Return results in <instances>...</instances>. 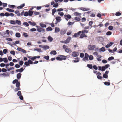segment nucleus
I'll list each match as a JSON object with an SVG mask.
<instances>
[{"mask_svg":"<svg viewBox=\"0 0 122 122\" xmlns=\"http://www.w3.org/2000/svg\"><path fill=\"white\" fill-rule=\"evenodd\" d=\"M71 37L68 36L66 39L64 41H60L61 43H64L67 44L69 43L70 41L71 40Z\"/></svg>","mask_w":122,"mask_h":122,"instance_id":"f257e3e1","label":"nucleus"},{"mask_svg":"<svg viewBox=\"0 0 122 122\" xmlns=\"http://www.w3.org/2000/svg\"><path fill=\"white\" fill-rule=\"evenodd\" d=\"M63 48L65 50V51L67 53L69 52L70 51H71V50L70 48L65 45H63Z\"/></svg>","mask_w":122,"mask_h":122,"instance_id":"f03ea898","label":"nucleus"},{"mask_svg":"<svg viewBox=\"0 0 122 122\" xmlns=\"http://www.w3.org/2000/svg\"><path fill=\"white\" fill-rule=\"evenodd\" d=\"M64 16L65 18L67 21L68 20V19H70L71 18V16L69 14H65L64 15Z\"/></svg>","mask_w":122,"mask_h":122,"instance_id":"7ed1b4c3","label":"nucleus"},{"mask_svg":"<svg viewBox=\"0 0 122 122\" xmlns=\"http://www.w3.org/2000/svg\"><path fill=\"white\" fill-rule=\"evenodd\" d=\"M89 57V55L86 53H85V56L83 59V60L84 61H88V57Z\"/></svg>","mask_w":122,"mask_h":122,"instance_id":"20e7f679","label":"nucleus"},{"mask_svg":"<svg viewBox=\"0 0 122 122\" xmlns=\"http://www.w3.org/2000/svg\"><path fill=\"white\" fill-rule=\"evenodd\" d=\"M88 48L90 50H93L94 48H95V45L92 46L91 45H89L88 47Z\"/></svg>","mask_w":122,"mask_h":122,"instance_id":"39448f33","label":"nucleus"},{"mask_svg":"<svg viewBox=\"0 0 122 122\" xmlns=\"http://www.w3.org/2000/svg\"><path fill=\"white\" fill-rule=\"evenodd\" d=\"M66 30L62 29H61L60 31V34L61 35H64L66 33Z\"/></svg>","mask_w":122,"mask_h":122,"instance_id":"423d86ee","label":"nucleus"},{"mask_svg":"<svg viewBox=\"0 0 122 122\" xmlns=\"http://www.w3.org/2000/svg\"><path fill=\"white\" fill-rule=\"evenodd\" d=\"M17 49L19 51L22 52L24 53L25 54L26 53V50L20 48L18 47L17 48Z\"/></svg>","mask_w":122,"mask_h":122,"instance_id":"0eeeda50","label":"nucleus"},{"mask_svg":"<svg viewBox=\"0 0 122 122\" xmlns=\"http://www.w3.org/2000/svg\"><path fill=\"white\" fill-rule=\"evenodd\" d=\"M79 55V54L77 52L74 51L72 52V55L73 57H76Z\"/></svg>","mask_w":122,"mask_h":122,"instance_id":"6e6552de","label":"nucleus"},{"mask_svg":"<svg viewBox=\"0 0 122 122\" xmlns=\"http://www.w3.org/2000/svg\"><path fill=\"white\" fill-rule=\"evenodd\" d=\"M59 56H60L61 57V59H62V60H66V58L67 57L64 56V55H59Z\"/></svg>","mask_w":122,"mask_h":122,"instance_id":"1a4fd4ad","label":"nucleus"},{"mask_svg":"<svg viewBox=\"0 0 122 122\" xmlns=\"http://www.w3.org/2000/svg\"><path fill=\"white\" fill-rule=\"evenodd\" d=\"M81 33V31L78 32L77 33H75L74 35L73 36L75 37H76L79 36L80 34Z\"/></svg>","mask_w":122,"mask_h":122,"instance_id":"9d476101","label":"nucleus"},{"mask_svg":"<svg viewBox=\"0 0 122 122\" xmlns=\"http://www.w3.org/2000/svg\"><path fill=\"white\" fill-rule=\"evenodd\" d=\"M37 30L39 32H41L42 31L43 32H45V29L40 27L38 28L37 29Z\"/></svg>","mask_w":122,"mask_h":122,"instance_id":"9b49d317","label":"nucleus"},{"mask_svg":"<svg viewBox=\"0 0 122 122\" xmlns=\"http://www.w3.org/2000/svg\"><path fill=\"white\" fill-rule=\"evenodd\" d=\"M80 9L82 10L83 11H86L87 10H89V9L88 8H85L83 7H81L80 8Z\"/></svg>","mask_w":122,"mask_h":122,"instance_id":"f8f14e48","label":"nucleus"},{"mask_svg":"<svg viewBox=\"0 0 122 122\" xmlns=\"http://www.w3.org/2000/svg\"><path fill=\"white\" fill-rule=\"evenodd\" d=\"M113 44V42L109 43L105 47L107 48H108L111 46Z\"/></svg>","mask_w":122,"mask_h":122,"instance_id":"ddd939ff","label":"nucleus"},{"mask_svg":"<svg viewBox=\"0 0 122 122\" xmlns=\"http://www.w3.org/2000/svg\"><path fill=\"white\" fill-rule=\"evenodd\" d=\"M61 18L60 16H57L56 18V20L58 22H60L61 20Z\"/></svg>","mask_w":122,"mask_h":122,"instance_id":"4468645a","label":"nucleus"},{"mask_svg":"<svg viewBox=\"0 0 122 122\" xmlns=\"http://www.w3.org/2000/svg\"><path fill=\"white\" fill-rule=\"evenodd\" d=\"M1 75L6 76H9L10 75V73L9 72H6L3 73V74H1Z\"/></svg>","mask_w":122,"mask_h":122,"instance_id":"2eb2a0df","label":"nucleus"},{"mask_svg":"<svg viewBox=\"0 0 122 122\" xmlns=\"http://www.w3.org/2000/svg\"><path fill=\"white\" fill-rule=\"evenodd\" d=\"M73 14L75 16H80L81 15V14L80 13H79L77 12H75L73 13Z\"/></svg>","mask_w":122,"mask_h":122,"instance_id":"dca6fc26","label":"nucleus"},{"mask_svg":"<svg viewBox=\"0 0 122 122\" xmlns=\"http://www.w3.org/2000/svg\"><path fill=\"white\" fill-rule=\"evenodd\" d=\"M25 5V4L24 3L20 5V6H18L17 8L18 9H22L23 7H24Z\"/></svg>","mask_w":122,"mask_h":122,"instance_id":"f3484780","label":"nucleus"},{"mask_svg":"<svg viewBox=\"0 0 122 122\" xmlns=\"http://www.w3.org/2000/svg\"><path fill=\"white\" fill-rule=\"evenodd\" d=\"M47 39L50 42H51L53 40V38L50 36L48 37Z\"/></svg>","mask_w":122,"mask_h":122,"instance_id":"a211bd4d","label":"nucleus"},{"mask_svg":"<svg viewBox=\"0 0 122 122\" xmlns=\"http://www.w3.org/2000/svg\"><path fill=\"white\" fill-rule=\"evenodd\" d=\"M56 11V9L55 8L52 9V15H54Z\"/></svg>","mask_w":122,"mask_h":122,"instance_id":"6ab92c4d","label":"nucleus"},{"mask_svg":"<svg viewBox=\"0 0 122 122\" xmlns=\"http://www.w3.org/2000/svg\"><path fill=\"white\" fill-rule=\"evenodd\" d=\"M28 12L29 15V16H31L33 13V11L32 10H29V11Z\"/></svg>","mask_w":122,"mask_h":122,"instance_id":"aec40b11","label":"nucleus"},{"mask_svg":"<svg viewBox=\"0 0 122 122\" xmlns=\"http://www.w3.org/2000/svg\"><path fill=\"white\" fill-rule=\"evenodd\" d=\"M82 34L80 35V38H82L84 37H87V36L85 35L84 34L82 33Z\"/></svg>","mask_w":122,"mask_h":122,"instance_id":"412c9836","label":"nucleus"},{"mask_svg":"<svg viewBox=\"0 0 122 122\" xmlns=\"http://www.w3.org/2000/svg\"><path fill=\"white\" fill-rule=\"evenodd\" d=\"M60 31V29L59 28L56 27L55 28V33H57L59 32Z\"/></svg>","mask_w":122,"mask_h":122,"instance_id":"4be33fe9","label":"nucleus"},{"mask_svg":"<svg viewBox=\"0 0 122 122\" xmlns=\"http://www.w3.org/2000/svg\"><path fill=\"white\" fill-rule=\"evenodd\" d=\"M21 73H18L16 76L17 78L18 79H20L21 78Z\"/></svg>","mask_w":122,"mask_h":122,"instance_id":"5701e85b","label":"nucleus"},{"mask_svg":"<svg viewBox=\"0 0 122 122\" xmlns=\"http://www.w3.org/2000/svg\"><path fill=\"white\" fill-rule=\"evenodd\" d=\"M28 22L30 25L33 26H35L36 25L35 22H32L30 21H29Z\"/></svg>","mask_w":122,"mask_h":122,"instance_id":"b1692460","label":"nucleus"},{"mask_svg":"<svg viewBox=\"0 0 122 122\" xmlns=\"http://www.w3.org/2000/svg\"><path fill=\"white\" fill-rule=\"evenodd\" d=\"M57 53L56 51H53L50 52V54L51 55L53 54L54 55H56Z\"/></svg>","mask_w":122,"mask_h":122,"instance_id":"393cba45","label":"nucleus"},{"mask_svg":"<svg viewBox=\"0 0 122 122\" xmlns=\"http://www.w3.org/2000/svg\"><path fill=\"white\" fill-rule=\"evenodd\" d=\"M52 28L51 27H48V28H46V30L47 31H51L52 30Z\"/></svg>","mask_w":122,"mask_h":122,"instance_id":"a878e982","label":"nucleus"},{"mask_svg":"<svg viewBox=\"0 0 122 122\" xmlns=\"http://www.w3.org/2000/svg\"><path fill=\"white\" fill-rule=\"evenodd\" d=\"M15 13L16 14H17L18 16H19L20 15V14L19 13V11L18 10H16L15 11Z\"/></svg>","mask_w":122,"mask_h":122,"instance_id":"bb28decb","label":"nucleus"},{"mask_svg":"<svg viewBox=\"0 0 122 122\" xmlns=\"http://www.w3.org/2000/svg\"><path fill=\"white\" fill-rule=\"evenodd\" d=\"M15 23L19 25H20L21 24V22L20 20H16L15 21Z\"/></svg>","mask_w":122,"mask_h":122,"instance_id":"cd10ccee","label":"nucleus"},{"mask_svg":"<svg viewBox=\"0 0 122 122\" xmlns=\"http://www.w3.org/2000/svg\"><path fill=\"white\" fill-rule=\"evenodd\" d=\"M6 10L10 12H14V10L8 8L6 9Z\"/></svg>","mask_w":122,"mask_h":122,"instance_id":"c85d7f7f","label":"nucleus"},{"mask_svg":"<svg viewBox=\"0 0 122 122\" xmlns=\"http://www.w3.org/2000/svg\"><path fill=\"white\" fill-rule=\"evenodd\" d=\"M40 25L43 28V27H46V25L44 24H43L42 23H40Z\"/></svg>","mask_w":122,"mask_h":122,"instance_id":"c756f323","label":"nucleus"},{"mask_svg":"<svg viewBox=\"0 0 122 122\" xmlns=\"http://www.w3.org/2000/svg\"><path fill=\"white\" fill-rule=\"evenodd\" d=\"M5 32H6V33H4V36H3L4 37H6V36H5V35L6 34H7L8 35H9V34L10 31H9V30H7Z\"/></svg>","mask_w":122,"mask_h":122,"instance_id":"7c9ffc66","label":"nucleus"},{"mask_svg":"<svg viewBox=\"0 0 122 122\" xmlns=\"http://www.w3.org/2000/svg\"><path fill=\"white\" fill-rule=\"evenodd\" d=\"M8 6L10 8L13 9L15 7V6L13 5H8Z\"/></svg>","mask_w":122,"mask_h":122,"instance_id":"2f4dec72","label":"nucleus"},{"mask_svg":"<svg viewBox=\"0 0 122 122\" xmlns=\"http://www.w3.org/2000/svg\"><path fill=\"white\" fill-rule=\"evenodd\" d=\"M49 48V47L48 46L46 45L44 46L43 48L45 50H46Z\"/></svg>","mask_w":122,"mask_h":122,"instance_id":"473e14b6","label":"nucleus"},{"mask_svg":"<svg viewBox=\"0 0 122 122\" xmlns=\"http://www.w3.org/2000/svg\"><path fill=\"white\" fill-rule=\"evenodd\" d=\"M87 66V67L90 69H92V68L93 66L92 64H88Z\"/></svg>","mask_w":122,"mask_h":122,"instance_id":"72a5a7b5","label":"nucleus"},{"mask_svg":"<svg viewBox=\"0 0 122 122\" xmlns=\"http://www.w3.org/2000/svg\"><path fill=\"white\" fill-rule=\"evenodd\" d=\"M104 84L106 86H109L110 85V82L106 81L104 82Z\"/></svg>","mask_w":122,"mask_h":122,"instance_id":"f704fd0d","label":"nucleus"},{"mask_svg":"<svg viewBox=\"0 0 122 122\" xmlns=\"http://www.w3.org/2000/svg\"><path fill=\"white\" fill-rule=\"evenodd\" d=\"M23 25H25L26 26L28 27L29 26L27 22H24L23 23Z\"/></svg>","mask_w":122,"mask_h":122,"instance_id":"c9c22d12","label":"nucleus"},{"mask_svg":"<svg viewBox=\"0 0 122 122\" xmlns=\"http://www.w3.org/2000/svg\"><path fill=\"white\" fill-rule=\"evenodd\" d=\"M20 86V82L18 81L16 83V86L17 87H19Z\"/></svg>","mask_w":122,"mask_h":122,"instance_id":"e433bc0d","label":"nucleus"},{"mask_svg":"<svg viewBox=\"0 0 122 122\" xmlns=\"http://www.w3.org/2000/svg\"><path fill=\"white\" fill-rule=\"evenodd\" d=\"M16 36L17 37H20V34L19 33H17L15 34Z\"/></svg>","mask_w":122,"mask_h":122,"instance_id":"4c0bfd02","label":"nucleus"},{"mask_svg":"<svg viewBox=\"0 0 122 122\" xmlns=\"http://www.w3.org/2000/svg\"><path fill=\"white\" fill-rule=\"evenodd\" d=\"M115 15L116 16H119L121 15V13L119 12H116Z\"/></svg>","mask_w":122,"mask_h":122,"instance_id":"58836bf2","label":"nucleus"},{"mask_svg":"<svg viewBox=\"0 0 122 122\" xmlns=\"http://www.w3.org/2000/svg\"><path fill=\"white\" fill-rule=\"evenodd\" d=\"M89 59L90 60H91L93 59V57L92 55H90L89 57Z\"/></svg>","mask_w":122,"mask_h":122,"instance_id":"ea45409f","label":"nucleus"},{"mask_svg":"<svg viewBox=\"0 0 122 122\" xmlns=\"http://www.w3.org/2000/svg\"><path fill=\"white\" fill-rule=\"evenodd\" d=\"M43 58L44 59H46L47 60H48L49 59V57L48 56H46L43 57Z\"/></svg>","mask_w":122,"mask_h":122,"instance_id":"a19ab883","label":"nucleus"},{"mask_svg":"<svg viewBox=\"0 0 122 122\" xmlns=\"http://www.w3.org/2000/svg\"><path fill=\"white\" fill-rule=\"evenodd\" d=\"M18 81L17 79H15L13 80L12 82V83L13 84H15V83H16L18 82Z\"/></svg>","mask_w":122,"mask_h":122,"instance_id":"79ce46f5","label":"nucleus"},{"mask_svg":"<svg viewBox=\"0 0 122 122\" xmlns=\"http://www.w3.org/2000/svg\"><path fill=\"white\" fill-rule=\"evenodd\" d=\"M76 60H74V61L75 62H78L79 61V58L77 57L75 58Z\"/></svg>","mask_w":122,"mask_h":122,"instance_id":"37998d69","label":"nucleus"},{"mask_svg":"<svg viewBox=\"0 0 122 122\" xmlns=\"http://www.w3.org/2000/svg\"><path fill=\"white\" fill-rule=\"evenodd\" d=\"M58 14L60 15L61 16H62L64 15L63 13L62 12H60L58 13Z\"/></svg>","mask_w":122,"mask_h":122,"instance_id":"c03bdc74","label":"nucleus"},{"mask_svg":"<svg viewBox=\"0 0 122 122\" xmlns=\"http://www.w3.org/2000/svg\"><path fill=\"white\" fill-rule=\"evenodd\" d=\"M20 89V87H17L15 88L14 90L15 92H16Z\"/></svg>","mask_w":122,"mask_h":122,"instance_id":"a18cd8bd","label":"nucleus"},{"mask_svg":"<svg viewBox=\"0 0 122 122\" xmlns=\"http://www.w3.org/2000/svg\"><path fill=\"white\" fill-rule=\"evenodd\" d=\"M88 32V31L86 30H82L81 31L82 33L84 34L85 33H87Z\"/></svg>","mask_w":122,"mask_h":122,"instance_id":"49530a36","label":"nucleus"},{"mask_svg":"<svg viewBox=\"0 0 122 122\" xmlns=\"http://www.w3.org/2000/svg\"><path fill=\"white\" fill-rule=\"evenodd\" d=\"M103 77L104 78H107L108 77V75L106 74H103Z\"/></svg>","mask_w":122,"mask_h":122,"instance_id":"de8ad7c7","label":"nucleus"},{"mask_svg":"<svg viewBox=\"0 0 122 122\" xmlns=\"http://www.w3.org/2000/svg\"><path fill=\"white\" fill-rule=\"evenodd\" d=\"M40 13L39 12H33V14L34 15H38Z\"/></svg>","mask_w":122,"mask_h":122,"instance_id":"09e8293b","label":"nucleus"},{"mask_svg":"<svg viewBox=\"0 0 122 122\" xmlns=\"http://www.w3.org/2000/svg\"><path fill=\"white\" fill-rule=\"evenodd\" d=\"M74 19L75 20H76L77 21H79L81 20V19L80 18L77 17H75L74 18Z\"/></svg>","mask_w":122,"mask_h":122,"instance_id":"8fccbe9b","label":"nucleus"},{"mask_svg":"<svg viewBox=\"0 0 122 122\" xmlns=\"http://www.w3.org/2000/svg\"><path fill=\"white\" fill-rule=\"evenodd\" d=\"M24 64L26 66H29L30 65L28 62L26 61L25 62Z\"/></svg>","mask_w":122,"mask_h":122,"instance_id":"3c124183","label":"nucleus"},{"mask_svg":"<svg viewBox=\"0 0 122 122\" xmlns=\"http://www.w3.org/2000/svg\"><path fill=\"white\" fill-rule=\"evenodd\" d=\"M4 61L5 63H6L8 62V60L6 58H3Z\"/></svg>","mask_w":122,"mask_h":122,"instance_id":"603ef678","label":"nucleus"},{"mask_svg":"<svg viewBox=\"0 0 122 122\" xmlns=\"http://www.w3.org/2000/svg\"><path fill=\"white\" fill-rule=\"evenodd\" d=\"M58 5V4L57 3L54 4V5H53V7H57Z\"/></svg>","mask_w":122,"mask_h":122,"instance_id":"864d4df0","label":"nucleus"},{"mask_svg":"<svg viewBox=\"0 0 122 122\" xmlns=\"http://www.w3.org/2000/svg\"><path fill=\"white\" fill-rule=\"evenodd\" d=\"M114 59V58L113 57L111 56V57H109L108 58V60L109 61H110L111 60H113Z\"/></svg>","mask_w":122,"mask_h":122,"instance_id":"5fc2aeb1","label":"nucleus"},{"mask_svg":"<svg viewBox=\"0 0 122 122\" xmlns=\"http://www.w3.org/2000/svg\"><path fill=\"white\" fill-rule=\"evenodd\" d=\"M112 34V33L111 32L109 31L106 33V34L107 35H111Z\"/></svg>","mask_w":122,"mask_h":122,"instance_id":"6e6d98bb","label":"nucleus"},{"mask_svg":"<svg viewBox=\"0 0 122 122\" xmlns=\"http://www.w3.org/2000/svg\"><path fill=\"white\" fill-rule=\"evenodd\" d=\"M56 59L60 61H62V59H61V57L60 56H58L56 58Z\"/></svg>","mask_w":122,"mask_h":122,"instance_id":"4d7b16f0","label":"nucleus"},{"mask_svg":"<svg viewBox=\"0 0 122 122\" xmlns=\"http://www.w3.org/2000/svg\"><path fill=\"white\" fill-rule=\"evenodd\" d=\"M20 66V65L18 64H16L15 66V67L17 68H19Z\"/></svg>","mask_w":122,"mask_h":122,"instance_id":"13d9d810","label":"nucleus"},{"mask_svg":"<svg viewBox=\"0 0 122 122\" xmlns=\"http://www.w3.org/2000/svg\"><path fill=\"white\" fill-rule=\"evenodd\" d=\"M93 24V22L92 21H90L89 22V24L91 26V27L90 28H91L92 27V25Z\"/></svg>","mask_w":122,"mask_h":122,"instance_id":"bf43d9fd","label":"nucleus"},{"mask_svg":"<svg viewBox=\"0 0 122 122\" xmlns=\"http://www.w3.org/2000/svg\"><path fill=\"white\" fill-rule=\"evenodd\" d=\"M101 50L103 52H104L105 51V49L104 47H103L101 48Z\"/></svg>","mask_w":122,"mask_h":122,"instance_id":"052dcab7","label":"nucleus"},{"mask_svg":"<svg viewBox=\"0 0 122 122\" xmlns=\"http://www.w3.org/2000/svg\"><path fill=\"white\" fill-rule=\"evenodd\" d=\"M10 52V54L13 55H14L15 54V52L14 51H11Z\"/></svg>","mask_w":122,"mask_h":122,"instance_id":"680f3d73","label":"nucleus"},{"mask_svg":"<svg viewBox=\"0 0 122 122\" xmlns=\"http://www.w3.org/2000/svg\"><path fill=\"white\" fill-rule=\"evenodd\" d=\"M10 22L12 24H15V22L14 21L12 20H10Z\"/></svg>","mask_w":122,"mask_h":122,"instance_id":"e2e57ef3","label":"nucleus"},{"mask_svg":"<svg viewBox=\"0 0 122 122\" xmlns=\"http://www.w3.org/2000/svg\"><path fill=\"white\" fill-rule=\"evenodd\" d=\"M29 15L28 14V12L27 11L25 12L24 16H27Z\"/></svg>","mask_w":122,"mask_h":122,"instance_id":"0e129e2a","label":"nucleus"},{"mask_svg":"<svg viewBox=\"0 0 122 122\" xmlns=\"http://www.w3.org/2000/svg\"><path fill=\"white\" fill-rule=\"evenodd\" d=\"M35 8H36V9L37 10H39L41 9V6H37V7H35Z\"/></svg>","mask_w":122,"mask_h":122,"instance_id":"69168bd1","label":"nucleus"},{"mask_svg":"<svg viewBox=\"0 0 122 122\" xmlns=\"http://www.w3.org/2000/svg\"><path fill=\"white\" fill-rule=\"evenodd\" d=\"M7 52V51L6 49H4L3 50V52L4 54H6Z\"/></svg>","mask_w":122,"mask_h":122,"instance_id":"338daca9","label":"nucleus"},{"mask_svg":"<svg viewBox=\"0 0 122 122\" xmlns=\"http://www.w3.org/2000/svg\"><path fill=\"white\" fill-rule=\"evenodd\" d=\"M24 63L23 61H21L19 62V64L21 66H22Z\"/></svg>","mask_w":122,"mask_h":122,"instance_id":"774afa93","label":"nucleus"}]
</instances>
